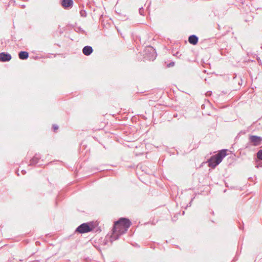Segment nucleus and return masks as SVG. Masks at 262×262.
I'll return each mask as SVG.
<instances>
[{
  "label": "nucleus",
  "instance_id": "nucleus-1",
  "mask_svg": "<svg viewBox=\"0 0 262 262\" xmlns=\"http://www.w3.org/2000/svg\"><path fill=\"white\" fill-rule=\"evenodd\" d=\"M130 226V222L125 218H121L115 222L112 237L116 239L119 236L126 232Z\"/></svg>",
  "mask_w": 262,
  "mask_h": 262
},
{
  "label": "nucleus",
  "instance_id": "nucleus-2",
  "mask_svg": "<svg viewBox=\"0 0 262 262\" xmlns=\"http://www.w3.org/2000/svg\"><path fill=\"white\" fill-rule=\"evenodd\" d=\"M227 150H222L216 155L212 156L208 161L209 166L214 168L216 165L219 164L223 158L226 156Z\"/></svg>",
  "mask_w": 262,
  "mask_h": 262
},
{
  "label": "nucleus",
  "instance_id": "nucleus-3",
  "mask_svg": "<svg viewBox=\"0 0 262 262\" xmlns=\"http://www.w3.org/2000/svg\"><path fill=\"white\" fill-rule=\"evenodd\" d=\"M94 228V227L92 224L83 223L76 229V231L80 233H84L92 231Z\"/></svg>",
  "mask_w": 262,
  "mask_h": 262
},
{
  "label": "nucleus",
  "instance_id": "nucleus-4",
  "mask_svg": "<svg viewBox=\"0 0 262 262\" xmlns=\"http://www.w3.org/2000/svg\"><path fill=\"white\" fill-rule=\"evenodd\" d=\"M145 54L149 60H154L157 56L156 52L153 47L149 46L145 49Z\"/></svg>",
  "mask_w": 262,
  "mask_h": 262
},
{
  "label": "nucleus",
  "instance_id": "nucleus-5",
  "mask_svg": "<svg viewBox=\"0 0 262 262\" xmlns=\"http://www.w3.org/2000/svg\"><path fill=\"white\" fill-rule=\"evenodd\" d=\"M250 142L254 146H257L261 143L262 138L256 136H250L249 137Z\"/></svg>",
  "mask_w": 262,
  "mask_h": 262
},
{
  "label": "nucleus",
  "instance_id": "nucleus-6",
  "mask_svg": "<svg viewBox=\"0 0 262 262\" xmlns=\"http://www.w3.org/2000/svg\"><path fill=\"white\" fill-rule=\"evenodd\" d=\"M11 59V56L10 54L2 52L0 53V61L6 62L9 61Z\"/></svg>",
  "mask_w": 262,
  "mask_h": 262
},
{
  "label": "nucleus",
  "instance_id": "nucleus-7",
  "mask_svg": "<svg viewBox=\"0 0 262 262\" xmlns=\"http://www.w3.org/2000/svg\"><path fill=\"white\" fill-rule=\"evenodd\" d=\"M93 52V48L91 46H85L83 48L82 52L86 56L90 55Z\"/></svg>",
  "mask_w": 262,
  "mask_h": 262
},
{
  "label": "nucleus",
  "instance_id": "nucleus-8",
  "mask_svg": "<svg viewBox=\"0 0 262 262\" xmlns=\"http://www.w3.org/2000/svg\"><path fill=\"white\" fill-rule=\"evenodd\" d=\"M188 41L190 43L195 45L198 42V38L194 35H192L189 37Z\"/></svg>",
  "mask_w": 262,
  "mask_h": 262
},
{
  "label": "nucleus",
  "instance_id": "nucleus-9",
  "mask_svg": "<svg viewBox=\"0 0 262 262\" xmlns=\"http://www.w3.org/2000/svg\"><path fill=\"white\" fill-rule=\"evenodd\" d=\"M73 2L72 0H62V6L64 8H69L73 5Z\"/></svg>",
  "mask_w": 262,
  "mask_h": 262
},
{
  "label": "nucleus",
  "instance_id": "nucleus-10",
  "mask_svg": "<svg viewBox=\"0 0 262 262\" xmlns=\"http://www.w3.org/2000/svg\"><path fill=\"white\" fill-rule=\"evenodd\" d=\"M19 58L20 59H26L29 57V54L26 51H21L18 54Z\"/></svg>",
  "mask_w": 262,
  "mask_h": 262
},
{
  "label": "nucleus",
  "instance_id": "nucleus-11",
  "mask_svg": "<svg viewBox=\"0 0 262 262\" xmlns=\"http://www.w3.org/2000/svg\"><path fill=\"white\" fill-rule=\"evenodd\" d=\"M38 158L37 157H33L31 160H30V165H35L36 164L38 161Z\"/></svg>",
  "mask_w": 262,
  "mask_h": 262
},
{
  "label": "nucleus",
  "instance_id": "nucleus-12",
  "mask_svg": "<svg viewBox=\"0 0 262 262\" xmlns=\"http://www.w3.org/2000/svg\"><path fill=\"white\" fill-rule=\"evenodd\" d=\"M257 157L259 160H262V150L258 151L257 153Z\"/></svg>",
  "mask_w": 262,
  "mask_h": 262
},
{
  "label": "nucleus",
  "instance_id": "nucleus-13",
  "mask_svg": "<svg viewBox=\"0 0 262 262\" xmlns=\"http://www.w3.org/2000/svg\"><path fill=\"white\" fill-rule=\"evenodd\" d=\"M139 13L142 15H143V13H144V9L143 8H141L139 9Z\"/></svg>",
  "mask_w": 262,
  "mask_h": 262
},
{
  "label": "nucleus",
  "instance_id": "nucleus-14",
  "mask_svg": "<svg viewBox=\"0 0 262 262\" xmlns=\"http://www.w3.org/2000/svg\"><path fill=\"white\" fill-rule=\"evenodd\" d=\"M53 128H54V130H55H55H57V129H58V126H56V125H54V126H53Z\"/></svg>",
  "mask_w": 262,
  "mask_h": 262
},
{
  "label": "nucleus",
  "instance_id": "nucleus-15",
  "mask_svg": "<svg viewBox=\"0 0 262 262\" xmlns=\"http://www.w3.org/2000/svg\"><path fill=\"white\" fill-rule=\"evenodd\" d=\"M80 13H81V16H83V15H84V13H82V12H80Z\"/></svg>",
  "mask_w": 262,
  "mask_h": 262
},
{
  "label": "nucleus",
  "instance_id": "nucleus-16",
  "mask_svg": "<svg viewBox=\"0 0 262 262\" xmlns=\"http://www.w3.org/2000/svg\"><path fill=\"white\" fill-rule=\"evenodd\" d=\"M80 13H81V16H83V15H84V13H82V12H80Z\"/></svg>",
  "mask_w": 262,
  "mask_h": 262
},
{
  "label": "nucleus",
  "instance_id": "nucleus-17",
  "mask_svg": "<svg viewBox=\"0 0 262 262\" xmlns=\"http://www.w3.org/2000/svg\"><path fill=\"white\" fill-rule=\"evenodd\" d=\"M173 64H174V63L173 62V63H170V64H171V65H173Z\"/></svg>",
  "mask_w": 262,
  "mask_h": 262
}]
</instances>
